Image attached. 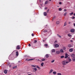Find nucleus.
<instances>
[{
  "instance_id": "34",
  "label": "nucleus",
  "mask_w": 75,
  "mask_h": 75,
  "mask_svg": "<svg viewBox=\"0 0 75 75\" xmlns=\"http://www.w3.org/2000/svg\"><path fill=\"white\" fill-rule=\"evenodd\" d=\"M63 50H65V49H66V47H64L63 48Z\"/></svg>"
},
{
  "instance_id": "23",
  "label": "nucleus",
  "mask_w": 75,
  "mask_h": 75,
  "mask_svg": "<svg viewBox=\"0 0 75 75\" xmlns=\"http://www.w3.org/2000/svg\"><path fill=\"white\" fill-rule=\"evenodd\" d=\"M67 25V22H65L64 24V26H66Z\"/></svg>"
},
{
  "instance_id": "33",
  "label": "nucleus",
  "mask_w": 75,
  "mask_h": 75,
  "mask_svg": "<svg viewBox=\"0 0 75 75\" xmlns=\"http://www.w3.org/2000/svg\"><path fill=\"white\" fill-rule=\"evenodd\" d=\"M29 56H28L26 55H25V56H24V57H25V58L26 57H27V58H28Z\"/></svg>"
},
{
  "instance_id": "25",
  "label": "nucleus",
  "mask_w": 75,
  "mask_h": 75,
  "mask_svg": "<svg viewBox=\"0 0 75 75\" xmlns=\"http://www.w3.org/2000/svg\"><path fill=\"white\" fill-rule=\"evenodd\" d=\"M44 63H42L41 64V65L42 66V67H43V66H44Z\"/></svg>"
},
{
  "instance_id": "54",
  "label": "nucleus",
  "mask_w": 75,
  "mask_h": 75,
  "mask_svg": "<svg viewBox=\"0 0 75 75\" xmlns=\"http://www.w3.org/2000/svg\"><path fill=\"white\" fill-rule=\"evenodd\" d=\"M45 10H47V7H45Z\"/></svg>"
},
{
  "instance_id": "39",
  "label": "nucleus",
  "mask_w": 75,
  "mask_h": 75,
  "mask_svg": "<svg viewBox=\"0 0 75 75\" xmlns=\"http://www.w3.org/2000/svg\"><path fill=\"white\" fill-rule=\"evenodd\" d=\"M44 45L45 47H47V46H48V45H47V44H45Z\"/></svg>"
},
{
  "instance_id": "5",
  "label": "nucleus",
  "mask_w": 75,
  "mask_h": 75,
  "mask_svg": "<svg viewBox=\"0 0 75 75\" xmlns=\"http://www.w3.org/2000/svg\"><path fill=\"white\" fill-rule=\"evenodd\" d=\"M74 31H75V30L73 29H71L70 30V32L71 33H74Z\"/></svg>"
},
{
  "instance_id": "43",
  "label": "nucleus",
  "mask_w": 75,
  "mask_h": 75,
  "mask_svg": "<svg viewBox=\"0 0 75 75\" xmlns=\"http://www.w3.org/2000/svg\"><path fill=\"white\" fill-rule=\"evenodd\" d=\"M75 18V16H73V18H72L73 20H74V18Z\"/></svg>"
},
{
  "instance_id": "27",
  "label": "nucleus",
  "mask_w": 75,
  "mask_h": 75,
  "mask_svg": "<svg viewBox=\"0 0 75 75\" xmlns=\"http://www.w3.org/2000/svg\"><path fill=\"white\" fill-rule=\"evenodd\" d=\"M15 68H17V66H15L13 68V69H14Z\"/></svg>"
},
{
  "instance_id": "46",
  "label": "nucleus",
  "mask_w": 75,
  "mask_h": 75,
  "mask_svg": "<svg viewBox=\"0 0 75 75\" xmlns=\"http://www.w3.org/2000/svg\"><path fill=\"white\" fill-rule=\"evenodd\" d=\"M32 37H34V34L32 33Z\"/></svg>"
},
{
  "instance_id": "55",
  "label": "nucleus",
  "mask_w": 75,
  "mask_h": 75,
  "mask_svg": "<svg viewBox=\"0 0 75 75\" xmlns=\"http://www.w3.org/2000/svg\"><path fill=\"white\" fill-rule=\"evenodd\" d=\"M55 42H57V41L55 40V41L54 42V43H55Z\"/></svg>"
},
{
  "instance_id": "14",
  "label": "nucleus",
  "mask_w": 75,
  "mask_h": 75,
  "mask_svg": "<svg viewBox=\"0 0 75 75\" xmlns=\"http://www.w3.org/2000/svg\"><path fill=\"white\" fill-rule=\"evenodd\" d=\"M52 71H53V70H52V69L50 70V71L49 72V74L52 73Z\"/></svg>"
},
{
  "instance_id": "9",
  "label": "nucleus",
  "mask_w": 75,
  "mask_h": 75,
  "mask_svg": "<svg viewBox=\"0 0 75 75\" xmlns=\"http://www.w3.org/2000/svg\"><path fill=\"white\" fill-rule=\"evenodd\" d=\"M44 14L45 16H47V13L46 12H44Z\"/></svg>"
},
{
  "instance_id": "28",
  "label": "nucleus",
  "mask_w": 75,
  "mask_h": 75,
  "mask_svg": "<svg viewBox=\"0 0 75 75\" xmlns=\"http://www.w3.org/2000/svg\"><path fill=\"white\" fill-rule=\"evenodd\" d=\"M74 14V12H72L71 13H70V16H71Z\"/></svg>"
},
{
  "instance_id": "13",
  "label": "nucleus",
  "mask_w": 75,
  "mask_h": 75,
  "mask_svg": "<svg viewBox=\"0 0 75 75\" xmlns=\"http://www.w3.org/2000/svg\"><path fill=\"white\" fill-rule=\"evenodd\" d=\"M71 57L73 58L75 57V54H71Z\"/></svg>"
},
{
  "instance_id": "31",
  "label": "nucleus",
  "mask_w": 75,
  "mask_h": 75,
  "mask_svg": "<svg viewBox=\"0 0 75 75\" xmlns=\"http://www.w3.org/2000/svg\"><path fill=\"white\" fill-rule=\"evenodd\" d=\"M64 56H62L60 57L61 58H64Z\"/></svg>"
},
{
  "instance_id": "12",
  "label": "nucleus",
  "mask_w": 75,
  "mask_h": 75,
  "mask_svg": "<svg viewBox=\"0 0 75 75\" xmlns=\"http://www.w3.org/2000/svg\"><path fill=\"white\" fill-rule=\"evenodd\" d=\"M4 74H6L7 73V71L6 70H5L4 71Z\"/></svg>"
},
{
  "instance_id": "18",
  "label": "nucleus",
  "mask_w": 75,
  "mask_h": 75,
  "mask_svg": "<svg viewBox=\"0 0 75 75\" xmlns=\"http://www.w3.org/2000/svg\"><path fill=\"white\" fill-rule=\"evenodd\" d=\"M56 54H60V52L59 51H57L56 52Z\"/></svg>"
},
{
  "instance_id": "56",
  "label": "nucleus",
  "mask_w": 75,
  "mask_h": 75,
  "mask_svg": "<svg viewBox=\"0 0 75 75\" xmlns=\"http://www.w3.org/2000/svg\"><path fill=\"white\" fill-rule=\"evenodd\" d=\"M49 11V9H48V10L47 11V13H48V12Z\"/></svg>"
},
{
  "instance_id": "2",
  "label": "nucleus",
  "mask_w": 75,
  "mask_h": 75,
  "mask_svg": "<svg viewBox=\"0 0 75 75\" xmlns=\"http://www.w3.org/2000/svg\"><path fill=\"white\" fill-rule=\"evenodd\" d=\"M13 57V55H12V54H11L10 56H9V59H11V58L12 59L13 58V57Z\"/></svg>"
},
{
  "instance_id": "45",
  "label": "nucleus",
  "mask_w": 75,
  "mask_h": 75,
  "mask_svg": "<svg viewBox=\"0 0 75 75\" xmlns=\"http://www.w3.org/2000/svg\"><path fill=\"white\" fill-rule=\"evenodd\" d=\"M32 67H35V65H32Z\"/></svg>"
},
{
  "instance_id": "1",
  "label": "nucleus",
  "mask_w": 75,
  "mask_h": 75,
  "mask_svg": "<svg viewBox=\"0 0 75 75\" xmlns=\"http://www.w3.org/2000/svg\"><path fill=\"white\" fill-rule=\"evenodd\" d=\"M50 30H43V32L44 33H48V32H50Z\"/></svg>"
},
{
  "instance_id": "42",
  "label": "nucleus",
  "mask_w": 75,
  "mask_h": 75,
  "mask_svg": "<svg viewBox=\"0 0 75 75\" xmlns=\"http://www.w3.org/2000/svg\"><path fill=\"white\" fill-rule=\"evenodd\" d=\"M71 59H69V62H71Z\"/></svg>"
},
{
  "instance_id": "29",
  "label": "nucleus",
  "mask_w": 75,
  "mask_h": 75,
  "mask_svg": "<svg viewBox=\"0 0 75 75\" xmlns=\"http://www.w3.org/2000/svg\"><path fill=\"white\" fill-rule=\"evenodd\" d=\"M68 36L69 37H71V36H72V35H71V34H68Z\"/></svg>"
},
{
  "instance_id": "57",
  "label": "nucleus",
  "mask_w": 75,
  "mask_h": 75,
  "mask_svg": "<svg viewBox=\"0 0 75 75\" xmlns=\"http://www.w3.org/2000/svg\"><path fill=\"white\" fill-rule=\"evenodd\" d=\"M73 15L74 16H75V13Z\"/></svg>"
},
{
  "instance_id": "62",
  "label": "nucleus",
  "mask_w": 75,
  "mask_h": 75,
  "mask_svg": "<svg viewBox=\"0 0 75 75\" xmlns=\"http://www.w3.org/2000/svg\"><path fill=\"white\" fill-rule=\"evenodd\" d=\"M43 42H45V40H43Z\"/></svg>"
},
{
  "instance_id": "11",
  "label": "nucleus",
  "mask_w": 75,
  "mask_h": 75,
  "mask_svg": "<svg viewBox=\"0 0 75 75\" xmlns=\"http://www.w3.org/2000/svg\"><path fill=\"white\" fill-rule=\"evenodd\" d=\"M69 52H72L73 51V49L72 48L70 49L69 50Z\"/></svg>"
},
{
  "instance_id": "21",
  "label": "nucleus",
  "mask_w": 75,
  "mask_h": 75,
  "mask_svg": "<svg viewBox=\"0 0 75 75\" xmlns=\"http://www.w3.org/2000/svg\"><path fill=\"white\" fill-rule=\"evenodd\" d=\"M46 58H48V57H49V55H48V54H47L46 55Z\"/></svg>"
},
{
  "instance_id": "44",
  "label": "nucleus",
  "mask_w": 75,
  "mask_h": 75,
  "mask_svg": "<svg viewBox=\"0 0 75 75\" xmlns=\"http://www.w3.org/2000/svg\"><path fill=\"white\" fill-rule=\"evenodd\" d=\"M68 63H69V62L68 61L66 62V64H68Z\"/></svg>"
},
{
  "instance_id": "49",
  "label": "nucleus",
  "mask_w": 75,
  "mask_h": 75,
  "mask_svg": "<svg viewBox=\"0 0 75 75\" xmlns=\"http://www.w3.org/2000/svg\"><path fill=\"white\" fill-rule=\"evenodd\" d=\"M56 18V17L55 16H54L53 18V19H55V18Z\"/></svg>"
},
{
  "instance_id": "19",
  "label": "nucleus",
  "mask_w": 75,
  "mask_h": 75,
  "mask_svg": "<svg viewBox=\"0 0 75 75\" xmlns=\"http://www.w3.org/2000/svg\"><path fill=\"white\" fill-rule=\"evenodd\" d=\"M53 74L54 75H56L57 74V72H56V71H53Z\"/></svg>"
},
{
  "instance_id": "16",
  "label": "nucleus",
  "mask_w": 75,
  "mask_h": 75,
  "mask_svg": "<svg viewBox=\"0 0 75 75\" xmlns=\"http://www.w3.org/2000/svg\"><path fill=\"white\" fill-rule=\"evenodd\" d=\"M52 52H55V49H52Z\"/></svg>"
},
{
  "instance_id": "59",
  "label": "nucleus",
  "mask_w": 75,
  "mask_h": 75,
  "mask_svg": "<svg viewBox=\"0 0 75 75\" xmlns=\"http://www.w3.org/2000/svg\"><path fill=\"white\" fill-rule=\"evenodd\" d=\"M70 23H71V22H69V24H70Z\"/></svg>"
},
{
  "instance_id": "10",
  "label": "nucleus",
  "mask_w": 75,
  "mask_h": 75,
  "mask_svg": "<svg viewBox=\"0 0 75 75\" xmlns=\"http://www.w3.org/2000/svg\"><path fill=\"white\" fill-rule=\"evenodd\" d=\"M59 47V45H58V44H56L55 45V47L56 48H57Z\"/></svg>"
},
{
  "instance_id": "15",
  "label": "nucleus",
  "mask_w": 75,
  "mask_h": 75,
  "mask_svg": "<svg viewBox=\"0 0 75 75\" xmlns=\"http://www.w3.org/2000/svg\"><path fill=\"white\" fill-rule=\"evenodd\" d=\"M59 51L60 52H64V50H63L62 49L60 50Z\"/></svg>"
},
{
  "instance_id": "17",
  "label": "nucleus",
  "mask_w": 75,
  "mask_h": 75,
  "mask_svg": "<svg viewBox=\"0 0 75 75\" xmlns=\"http://www.w3.org/2000/svg\"><path fill=\"white\" fill-rule=\"evenodd\" d=\"M16 56L18 55V51L16 52Z\"/></svg>"
},
{
  "instance_id": "30",
  "label": "nucleus",
  "mask_w": 75,
  "mask_h": 75,
  "mask_svg": "<svg viewBox=\"0 0 75 75\" xmlns=\"http://www.w3.org/2000/svg\"><path fill=\"white\" fill-rule=\"evenodd\" d=\"M57 36H58V37H59V38H61V36L59 35L58 34H57Z\"/></svg>"
},
{
  "instance_id": "40",
  "label": "nucleus",
  "mask_w": 75,
  "mask_h": 75,
  "mask_svg": "<svg viewBox=\"0 0 75 75\" xmlns=\"http://www.w3.org/2000/svg\"><path fill=\"white\" fill-rule=\"evenodd\" d=\"M45 59H42V61H45Z\"/></svg>"
},
{
  "instance_id": "61",
  "label": "nucleus",
  "mask_w": 75,
  "mask_h": 75,
  "mask_svg": "<svg viewBox=\"0 0 75 75\" xmlns=\"http://www.w3.org/2000/svg\"><path fill=\"white\" fill-rule=\"evenodd\" d=\"M27 60H28V59H26L25 60L26 61H27Z\"/></svg>"
},
{
  "instance_id": "35",
  "label": "nucleus",
  "mask_w": 75,
  "mask_h": 75,
  "mask_svg": "<svg viewBox=\"0 0 75 75\" xmlns=\"http://www.w3.org/2000/svg\"><path fill=\"white\" fill-rule=\"evenodd\" d=\"M37 67L38 68V69H40V67H39V66H37Z\"/></svg>"
},
{
  "instance_id": "37",
  "label": "nucleus",
  "mask_w": 75,
  "mask_h": 75,
  "mask_svg": "<svg viewBox=\"0 0 75 75\" xmlns=\"http://www.w3.org/2000/svg\"><path fill=\"white\" fill-rule=\"evenodd\" d=\"M54 61H55V60H52V61H51V62L52 63H53V62H54Z\"/></svg>"
},
{
  "instance_id": "7",
  "label": "nucleus",
  "mask_w": 75,
  "mask_h": 75,
  "mask_svg": "<svg viewBox=\"0 0 75 75\" xmlns=\"http://www.w3.org/2000/svg\"><path fill=\"white\" fill-rule=\"evenodd\" d=\"M33 70H34L35 72H36L37 71V69L36 68H33Z\"/></svg>"
},
{
  "instance_id": "41",
  "label": "nucleus",
  "mask_w": 75,
  "mask_h": 75,
  "mask_svg": "<svg viewBox=\"0 0 75 75\" xmlns=\"http://www.w3.org/2000/svg\"><path fill=\"white\" fill-rule=\"evenodd\" d=\"M31 60H33V59H29L28 60V61H31Z\"/></svg>"
},
{
  "instance_id": "53",
  "label": "nucleus",
  "mask_w": 75,
  "mask_h": 75,
  "mask_svg": "<svg viewBox=\"0 0 75 75\" xmlns=\"http://www.w3.org/2000/svg\"><path fill=\"white\" fill-rule=\"evenodd\" d=\"M9 67L10 68H11L12 66L11 65H10Z\"/></svg>"
},
{
  "instance_id": "4",
  "label": "nucleus",
  "mask_w": 75,
  "mask_h": 75,
  "mask_svg": "<svg viewBox=\"0 0 75 75\" xmlns=\"http://www.w3.org/2000/svg\"><path fill=\"white\" fill-rule=\"evenodd\" d=\"M62 64L63 65H65V64H66V61H63L62 62Z\"/></svg>"
},
{
  "instance_id": "36",
  "label": "nucleus",
  "mask_w": 75,
  "mask_h": 75,
  "mask_svg": "<svg viewBox=\"0 0 75 75\" xmlns=\"http://www.w3.org/2000/svg\"><path fill=\"white\" fill-rule=\"evenodd\" d=\"M59 11H61V10H62V8H59Z\"/></svg>"
},
{
  "instance_id": "50",
  "label": "nucleus",
  "mask_w": 75,
  "mask_h": 75,
  "mask_svg": "<svg viewBox=\"0 0 75 75\" xmlns=\"http://www.w3.org/2000/svg\"><path fill=\"white\" fill-rule=\"evenodd\" d=\"M29 47H30L31 46V45L30 44H29V45H28Z\"/></svg>"
},
{
  "instance_id": "63",
  "label": "nucleus",
  "mask_w": 75,
  "mask_h": 75,
  "mask_svg": "<svg viewBox=\"0 0 75 75\" xmlns=\"http://www.w3.org/2000/svg\"><path fill=\"white\" fill-rule=\"evenodd\" d=\"M28 75H31V74H28Z\"/></svg>"
},
{
  "instance_id": "48",
  "label": "nucleus",
  "mask_w": 75,
  "mask_h": 75,
  "mask_svg": "<svg viewBox=\"0 0 75 75\" xmlns=\"http://www.w3.org/2000/svg\"><path fill=\"white\" fill-rule=\"evenodd\" d=\"M67 11V9H64V11L65 12V11Z\"/></svg>"
},
{
  "instance_id": "38",
  "label": "nucleus",
  "mask_w": 75,
  "mask_h": 75,
  "mask_svg": "<svg viewBox=\"0 0 75 75\" xmlns=\"http://www.w3.org/2000/svg\"><path fill=\"white\" fill-rule=\"evenodd\" d=\"M57 75H61V73H58L57 74Z\"/></svg>"
},
{
  "instance_id": "8",
  "label": "nucleus",
  "mask_w": 75,
  "mask_h": 75,
  "mask_svg": "<svg viewBox=\"0 0 75 75\" xmlns=\"http://www.w3.org/2000/svg\"><path fill=\"white\" fill-rule=\"evenodd\" d=\"M20 46L19 45H18L17 46V47H16V49H17L18 50H19V49H20V47H19Z\"/></svg>"
},
{
  "instance_id": "52",
  "label": "nucleus",
  "mask_w": 75,
  "mask_h": 75,
  "mask_svg": "<svg viewBox=\"0 0 75 75\" xmlns=\"http://www.w3.org/2000/svg\"><path fill=\"white\" fill-rule=\"evenodd\" d=\"M70 42H73V40H70Z\"/></svg>"
},
{
  "instance_id": "32",
  "label": "nucleus",
  "mask_w": 75,
  "mask_h": 75,
  "mask_svg": "<svg viewBox=\"0 0 75 75\" xmlns=\"http://www.w3.org/2000/svg\"><path fill=\"white\" fill-rule=\"evenodd\" d=\"M67 12H65L64 13V16H65L66 15H67Z\"/></svg>"
},
{
  "instance_id": "60",
  "label": "nucleus",
  "mask_w": 75,
  "mask_h": 75,
  "mask_svg": "<svg viewBox=\"0 0 75 75\" xmlns=\"http://www.w3.org/2000/svg\"><path fill=\"white\" fill-rule=\"evenodd\" d=\"M74 26H75V23H74Z\"/></svg>"
},
{
  "instance_id": "24",
  "label": "nucleus",
  "mask_w": 75,
  "mask_h": 75,
  "mask_svg": "<svg viewBox=\"0 0 75 75\" xmlns=\"http://www.w3.org/2000/svg\"><path fill=\"white\" fill-rule=\"evenodd\" d=\"M37 42V40H35L33 42V43H34V44H35V43H36V42Z\"/></svg>"
},
{
  "instance_id": "64",
  "label": "nucleus",
  "mask_w": 75,
  "mask_h": 75,
  "mask_svg": "<svg viewBox=\"0 0 75 75\" xmlns=\"http://www.w3.org/2000/svg\"><path fill=\"white\" fill-rule=\"evenodd\" d=\"M9 64H10V63H8V65H9Z\"/></svg>"
},
{
  "instance_id": "20",
  "label": "nucleus",
  "mask_w": 75,
  "mask_h": 75,
  "mask_svg": "<svg viewBox=\"0 0 75 75\" xmlns=\"http://www.w3.org/2000/svg\"><path fill=\"white\" fill-rule=\"evenodd\" d=\"M73 61L74 62H75V57L73 58H72V59Z\"/></svg>"
},
{
  "instance_id": "6",
  "label": "nucleus",
  "mask_w": 75,
  "mask_h": 75,
  "mask_svg": "<svg viewBox=\"0 0 75 75\" xmlns=\"http://www.w3.org/2000/svg\"><path fill=\"white\" fill-rule=\"evenodd\" d=\"M65 56L64 57V58H67L68 57V54H66L65 55Z\"/></svg>"
},
{
  "instance_id": "26",
  "label": "nucleus",
  "mask_w": 75,
  "mask_h": 75,
  "mask_svg": "<svg viewBox=\"0 0 75 75\" xmlns=\"http://www.w3.org/2000/svg\"><path fill=\"white\" fill-rule=\"evenodd\" d=\"M56 23L57 24H58L59 23V21H57L56 22Z\"/></svg>"
},
{
  "instance_id": "22",
  "label": "nucleus",
  "mask_w": 75,
  "mask_h": 75,
  "mask_svg": "<svg viewBox=\"0 0 75 75\" xmlns=\"http://www.w3.org/2000/svg\"><path fill=\"white\" fill-rule=\"evenodd\" d=\"M48 1H47L45 2V4H48Z\"/></svg>"
},
{
  "instance_id": "3",
  "label": "nucleus",
  "mask_w": 75,
  "mask_h": 75,
  "mask_svg": "<svg viewBox=\"0 0 75 75\" xmlns=\"http://www.w3.org/2000/svg\"><path fill=\"white\" fill-rule=\"evenodd\" d=\"M73 46H74V45H71L70 44H69L68 45V47L69 48H71V47H73Z\"/></svg>"
},
{
  "instance_id": "58",
  "label": "nucleus",
  "mask_w": 75,
  "mask_h": 75,
  "mask_svg": "<svg viewBox=\"0 0 75 75\" xmlns=\"http://www.w3.org/2000/svg\"><path fill=\"white\" fill-rule=\"evenodd\" d=\"M38 61H40V60L39 59H38Z\"/></svg>"
},
{
  "instance_id": "51",
  "label": "nucleus",
  "mask_w": 75,
  "mask_h": 75,
  "mask_svg": "<svg viewBox=\"0 0 75 75\" xmlns=\"http://www.w3.org/2000/svg\"><path fill=\"white\" fill-rule=\"evenodd\" d=\"M59 4H62V3H61V2H59Z\"/></svg>"
},
{
  "instance_id": "47",
  "label": "nucleus",
  "mask_w": 75,
  "mask_h": 75,
  "mask_svg": "<svg viewBox=\"0 0 75 75\" xmlns=\"http://www.w3.org/2000/svg\"><path fill=\"white\" fill-rule=\"evenodd\" d=\"M11 66L13 67V63L11 64Z\"/></svg>"
}]
</instances>
